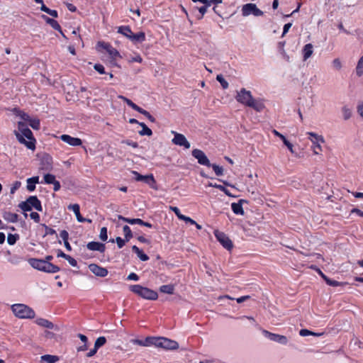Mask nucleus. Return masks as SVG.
I'll return each mask as SVG.
<instances>
[{"mask_svg": "<svg viewBox=\"0 0 363 363\" xmlns=\"http://www.w3.org/2000/svg\"><path fill=\"white\" fill-rule=\"evenodd\" d=\"M18 130L14 131L18 140L25 145L28 149L34 150L35 147V139L31 130L21 121L18 123Z\"/></svg>", "mask_w": 363, "mask_h": 363, "instance_id": "obj_1", "label": "nucleus"}, {"mask_svg": "<svg viewBox=\"0 0 363 363\" xmlns=\"http://www.w3.org/2000/svg\"><path fill=\"white\" fill-rule=\"evenodd\" d=\"M29 263L33 268L45 272L55 273L60 270L58 267L42 259H30Z\"/></svg>", "mask_w": 363, "mask_h": 363, "instance_id": "obj_2", "label": "nucleus"}, {"mask_svg": "<svg viewBox=\"0 0 363 363\" xmlns=\"http://www.w3.org/2000/svg\"><path fill=\"white\" fill-rule=\"evenodd\" d=\"M11 308L14 315L19 318H33L35 315L34 311L25 304H14Z\"/></svg>", "mask_w": 363, "mask_h": 363, "instance_id": "obj_3", "label": "nucleus"}, {"mask_svg": "<svg viewBox=\"0 0 363 363\" xmlns=\"http://www.w3.org/2000/svg\"><path fill=\"white\" fill-rule=\"evenodd\" d=\"M130 290L145 299L156 300L158 298L156 291L138 284L131 285Z\"/></svg>", "mask_w": 363, "mask_h": 363, "instance_id": "obj_4", "label": "nucleus"}, {"mask_svg": "<svg viewBox=\"0 0 363 363\" xmlns=\"http://www.w3.org/2000/svg\"><path fill=\"white\" fill-rule=\"evenodd\" d=\"M308 139L312 143L311 149L315 155H320L323 151L322 145L325 143L323 135H318L313 132H308Z\"/></svg>", "mask_w": 363, "mask_h": 363, "instance_id": "obj_5", "label": "nucleus"}, {"mask_svg": "<svg viewBox=\"0 0 363 363\" xmlns=\"http://www.w3.org/2000/svg\"><path fill=\"white\" fill-rule=\"evenodd\" d=\"M150 340L152 341L153 345L166 350H176L179 347L177 342L166 337H153Z\"/></svg>", "mask_w": 363, "mask_h": 363, "instance_id": "obj_6", "label": "nucleus"}, {"mask_svg": "<svg viewBox=\"0 0 363 363\" xmlns=\"http://www.w3.org/2000/svg\"><path fill=\"white\" fill-rule=\"evenodd\" d=\"M118 98L119 99H121L122 100H123L130 107H131L133 109H134L135 111L140 113L141 114L144 115L145 117H147L151 122H155V119L153 116H152L150 115V113L145 111V109L139 107L138 105H136L135 104H134L131 100H130L129 99L123 96H118Z\"/></svg>", "mask_w": 363, "mask_h": 363, "instance_id": "obj_7", "label": "nucleus"}, {"mask_svg": "<svg viewBox=\"0 0 363 363\" xmlns=\"http://www.w3.org/2000/svg\"><path fill=\"white\" fill-rule=\"evenodd\" d=\"M262 334L266 338L269 339V340L279 343L283 345H287L289 342L287 337L282 335L272 333L265 330H262Z\"/></svg>", "mask_w": 363, "mask_h": 363, "instance_id": "obj_8", "label": "nucleus"}, {"mask_svg": "<svg viewBox=\"0 0 363 363\" xmlns=\"http://www.w3.org/2000/svg\"><path fill=\"white\" fill-rule=\"evenodd\" d=\"M174 137L172 139V142L177 145L179 146H183L186 149H189L191 147V145L189 142L186 140V137L181 133H178L177 132L172 131V132Z\"/></svg>", "mask_w": 363, "mask_h": 363, "instance_id": "obj_9", "label": "nucleus"}, {"mask_svg": "<svg viewBox=\"0 0 363 363\" xmlns=\"http://www.w3.org/2000/svg\"><path fill=\"white\" fill-rule=\"evenodd\" d=\"M100 48H103L104 50H105L113 60H116L117 57H120V54L117 51V50L113 48L111 45H110L108 43H106L104 42H99L97 43V49L100 50Z\"/></svg>", "mask_w": 363, "mask_h": 363, "instance_id": "obj_10", "label": "nucleus"}, {"mask_svg": "<svg viewBox=\"0 0 363 363\" xmlns=\"http://www.w3.org/2000/svg\"><path fill=\"white\" fill-rule=\"evenodd\" d=\"M192 155L196 159H197L198 162L200 164L205 165V166H207V167H211V164L209 160L208 159V157H206V155H205V153L202 150H199V149H194L192 151Z\"/></svg>", "mask_w": 363, "mask_h": 363, "instance_id": "obj_11", "label": "nucleus"}, {"mask_svg": "<svg viewBox=\"0 0 363 363\" xmlns=\"http://www.w3.org/2000/svg\"><path fill=\"white\" fill-rule=\"evenodd\" d=\"M214 235L225 248L230 250L233 247L231 240L225 233L218 230H215Z\"/></svg>", "mask_w": 363, "mask_h": 363, "instance_id": "obj_12", "label": "nucleus"}, {"mask_svg": "<svg viewBox=\"0 0 363 363\" xmlns=\"http://www.w3.org/2000/svg\"><path fill=\"white\" fill-rule=\"evenodd\" d=\"M89 270L96 276L99 277H105L108 275V270L96 264H90L88 266Z\"/></svg>", "mask_w": 363, "mask_h": 363, "instance_id": "obj_13", "label": "nucleus"}, {"mask_svg": "<svg viewBox=\"0 0 363 363\" xmlns=\"http://www.w3.org/2000/svg\"><path fill=\"white\" fill-rule=\"evenodd\" d=\"M52 168V157L48 155L42 156L40 162V169L44 171H50Z\"/></svg>", "mask_w": 363, "mask_h": 363, "instance_id": "obj_14", "label": "nucleus"}, {"mask_svg": "<svg viewBox=\"0 0 363 363\" xmlns=\"http://www.w3.org/2000/svg\"><path fill=\"white\" fill-rule=\"evenodd\" d=\"M235 98L238 102L247 106H250V91H246L245 89H242L238 92Z\"/></svg>", "mask_w": 363, "mask_h": 363, "instance_id": "obj_15", "label": "nucleus"}, {"mask_svg": "<svg viewBox=\"0 0 363 363\" xmlns=\"http://www.w3.org/2000/svg\"><path fill=\"white\" fill-rule=\"evenodd\" d=\"M60 139L63 142L72 146H79L82 144V141L81 139L78 138H73L69 135H62L60 136Z\"/></svg>", "mask_w": 363, "mask_h": 363, "instance_id": "obj_16", "label": "nucleus"}, {"mask_svg": "<svg viewBox=\"0 0 363 363\" xmlns=\"http://www.w3.org/2000/svg\"><path fill=\"white\" fill-rule=\"evenodd\" d=\"M251 108L261 113L264 111L265 106L262 100L255 99L251 97Z\"/></svg>", "mask_w": 363, "mask_h": 363, "instance_id": "obj_17", "label": "nucleus"}, {"mask_svg": "<svg viewBox=\"0 0 363 363\" xmlns=\"http://www.w3.org/2000/svg\"><path fill=\"white\" fill-rule=\"evenodd\" d=\"M87 249L92 251H99L104 252L105 251V245L98 242H90L86 245Z\"/></svg>", "mask_w": 363, "mask_h": 363, "instance_id": "obj_18", "label": "nucleus"}, {"mask_svg": "<svg viewBox=\"0 0 363 363\" xmlns=\"http://www.w3.org/2000/svg\"><path fill=\"white\" fill-rule=\"evenodd\" d=\"M28 203L31 208H34L38 211H42V206L40 200L35 196H31L27 199Z\"/></svg>", "mask_w": 363, "mask_h": 363, "instance_id": "obj_19", "label": "nucleus"}, {"mask_svg": "<svg viewBox=\"0 0 363 363\" xmlns=\"http://www.w3.org/2000/svg\"><path fill=\"white\" fill-rule=\"evenodd\" d=\"M303 52V60L306 61L311 57L313 52V46L311 43H308L304 45L302 50Z\"/></svg>", "mask_w": 363, "mask_h": 363, "instance_id": "obj_20", "label": "nucleus"}, {"mask_svg": "<svg viewBox=\"0 0 363 363\" xmlns=\"http://www.w3.org/2000/svg\"><path fill=\"white\" fill-rule=\"evenodd\" d=\"M35 323L38 325L43 327V328H49V329H55V330L58 329L57 327L55 326L52 322H50L48 320L45 319V318H38V319H36Z\"/></svg>", "mask_w": 363, "mask_h": 363, "instance_id": "obj_21", "label": "nucleus"}, {"mask_svg": "<svg viewBox=\"0 0 363 363\" xmlns=\"http://www.w3.org/2000/svg\"><path fill=\"white\" fill-rule=\"evenodd\" d=\"M43 18L45 20L46 23H48L49 25H50L52 26V28H53L55 30H58L60 31V33H61V35L64 37V38H66V36L65 35V34L63 33V32L61 30V27L60 26V24L57 23V21H56L54 19H52V18H50L45 16H43Z\"/></svg>", "mask_w": 363, "mask_h": 363, "instance_id": "obj_22", "label": "nucleus"}, {"mask_svg": "<svg viewBox=\"0 0 363 363\" xmlns=\"http://www.w3.org/2000/svg\"><path fill=\"white\" fill-rule=\"evenodd\" d=\"M68 208L69 210H72L73 212L74 213V214L76 215V217H77V219L79 222L80 223H82V222H85L86 220V218H84L81 214H80V211H79V206L77 203L75 204H70L69 206H68Z\"/></svg>", "mask_w": 363, "mask_h": 363, "instance_id": "obj_23", "label": "nucleus"}, {"mask_svg": "<svg viewBox=\"0 0 363 363\" xmlns=\"http://www.w3.org/2000/svg\"><path fill=\"white\" fill-rule=\"evenodd\" d=\"M142 182H144L146 184H149L151 188L155 190L157 189L156 181L152 174L144 176L143 179H142Z\"/></svg>", "mask_w": 363, "mask_h": 363, "instance_id": "obj_24", "label": "nucleus"}, {"mask_svg": "<svg viewBox=\"0 0 363 363\" xmlns=\"http://www.w3.org/2000/svg\"><path fill=\"white\" fill-rule=\"evenodd\" d=\"M39 182V177H33L27 179V189L29 191H33L35 189V184Z\"/></svg>", "mask_w": 363, "mask_h": 363, "instance_id": "obj_25", "label": "nucleus"}, {"mask_svg": "<svg viewBox=\"0 0 363 363\" xmlns=\"http://www.w3.org/2000/svg\"><path fill=\"white\" fill-rule=\"evenodd\" d=\"M130 40L134 43H141L145 40V34L144 32H139L138 33H133L130 35Z\"/></svg>", "mask_w": 363, "mask_h": 363, "instance_id": "obj_26", "label": "nucleus"}, {"mask_svg": "<svg viewBox=\"0 0 363 363\" xmlns=\"http://www.w3.org/2000/svg\"><path fill=\"white\" fill-rule=\"evenodd\" d=\"M243 200H240L239 203H233L231 205L232 210L235 214H244V211L242 207V203L243 202Z\"/></svg>", "mask_w": 363, "mask_h": 363, "instance_id": "obj_27", "label": "nucleus"}, {"mask_svg": "<svg viewBox=\"0 0 363 363\" xmlns=\"http://www.w3.org/2000/svg\"><path fill=\"white\" fill-rule=\"evenodd\" d=\"M118 219L122 220L125 222H127L131 225H133V224L140 225V224L143 223V220L140 218H125L121 215L118 216Z\"/></svg>", "mask_w": 363, "mask_h": 363, "instance_id": "obj_28", "label": "nucleus"}, {"mask_svg": "<svg viewBox=\"0 0 363 363\" xmlns=\"http://www.w3.org/2000/svg\"><path fill=\"white\" fill-rule=\"evenodd\" d=\"M133 251H134L138 257L142 260V261H147L149 259V257L145 255L141 250H140L137 246L133 245L132 247Z\"/></svg>", "mask_w": 363, "mask_h": 363, "instance_id": "obj_29", "label": "nucleus"}, {"mask_svg": "<svg viewBox=\"0 0 363 363\" xmlns=\"http://www.w3.org/2000/svg\"><path fill=\"white\" fill-rule=\"evenodd\" d=\"M138 125L142 128L139 131L140 135L151 136L152 135V130L144 123H138Z\"/></svg>", "mask_w": 363, "mask_h": 363, "instance_id": "obj_30", "label": "nucleus"}, {"mask_svg": "<svg viewBox=\"0 0 363 363\" xmlns=\"http://www.w3.org/2000/svg\"><path fill=\"white\" fill-rule=\"evenodd\" d=\"M118 33H121L128 39H130V35L133 34L130 27L128 26H120L118 28Z\"/></svg>", "mask_w": 363, "mask_h": 363, "instance_id": "obj_31", "label": "nucleus"}, {"mask_svg": "<svg viewBox=\"0 0 363 363\" xmlns=\"http://www.w3.org/2000/svg\"><path fill=\"white\" fill-rule=\"evenodd\" d=\"M160 292L164 294H174V287L173 285L171 284L162 285L160 286Z\"/></svg>", "mask_w": 363, "mask_h": 363, "instance_id": "obj_32", "label": "nucleus"}, {"mask_svg": "<svg viewBox=\"0 0 363 363\" xmlns=\"http://www.w3.org/2000/svg\"><path fill=\"white\" fill-rule=\"evenodd\" d=\"M332 67L336 71H340L342 68V62L339 57L335 58L331 62Z\"/></svg>", "mask_w": 363, "mask_h": 363, "instance_id": "obj_33", "label": "nucleus"}, {"mask_svg": "<svg viewBox=\"0 0 363 363\" xmlns=\"http://www.w3.org/2000/svg\"><path fill=\"white\" fill-rule=\"evenodd\" d=\"M41 359L48 363H55L59 360V357L55 355L45 354L41 357Z\"/></svg>", "mask_w": 363, "mask_h": 363, "instance_id": "obj_34", "label": "nucleus"}, {"mask_svg": "<svg viewBox=\"0 0 363 363\" xmlns=\"http://www.w3.org/2000/svg\"><path fill=\"white\" fill-rule=\"evenodd\" d=\"M355 72L358 77H361L363 74V55L358 60Z\"/></svg>", "mask_w": 363, "mask_h": 363, "instance_id": "obj_35", "label": "nucleus"}, {"mask_svg": "<svg viewBox=\"0 0 363 363\" xmlns=\"http://www.w3.org/2000/svg\"><path fill=\"white\" fill-rule=\"evenodd\" d=\"M4 218L5 220L11 223H16L18 220L17 214L10 212L5 213L4 215Z\"/></svg>", "mask_w": 363, "mask_h": 363, "instance_id": "obj_36", "label": "nucleus"}, {"mask_svg": "<svg viewBox=\"0 0 363 363\" xmlns=\"http://www.w3.org/2000/svg\"><path fill=\"white\" fill-rule=\"evenodd\" d=\"M152 339H153V337H147L144 342L140 340H133V342L141 346H150L153 345L152 341L150 340Z\"/></svg>", "mask_w": 363, "mask_h": 363, "instance_id": "obj_37", "label": "nucleus"}, {"mask_svg": "<svg viewBox=\"0 0 363 363\" xmlns=\"http://www.w3.org/2000/svg\"><path fill=\"white\" fill-rule=\"evenodd\" d=\"M342 114L345 120H348L352 116V110L347 106H344L342 108Z\"/></svg>", "mask_w": 363, "mask_h": 363, "instance_id": "obj_38", "label": "nucleus"}, {"mask_svg": "<svg viewBox=\"0 0 363 363\" xmlns=\"http://www.w3.org/2000/svg\"><path fill=\"white\" fill-rule=\"evenodd\" d=\"M299 335L302 337H306L308 335H314V336H320L321 333H315L312 331H310L307 329H302L299 331Z\"/></svg>", "mask_w": 363, "mask_h": 363, "instance_id": "obj_39", "label": "nucleus"}, {"mask_svg": "<svg viewBox=\"0 0 363 363\" xmlns=\"http://www.w3.org/2000/svg\"><path fill=\"white\" fill-rule=\"evenodd\" d=\"M208 186L217 188V189H218V190H221L222 191H223L228 196H232L231 194L229 192V191L225 187H224L222 185L216 184H213L212 183H209Z\"/></svg>", "mask_w": 363, "mask_h": 363, "instance_id": "obj_40", "label": "nucleus"}, {"mask_svg": "<svg viewBox=\"0 0 363 363\" xmlns=\"http://www.w3.org/2000/svg\"><path fill=\"white\" fill-rule=\"evenodd\" d=\"M123 230L126 241H129V240L133 237L130 228L128 225H124L123 228Z\"/></svg>", "mask_w": 363, "mask_h": 363, "instance_id": "obj_41", "label": "nucleus"}, {"mask_svg": "<svg viewBox=\"0 0 363 363\" xmlns=\"http://www.w3.org/2000/svg\"><path fill=\"white\" fill-rule=\"evenodd\" d=\"M251 14L255 16H260L263 15V12L259 9L255 4H251Z\"/></svg>", "mask_w": 363, "mask_h": 363, "instance_id": "obj_42", "label": "nucleus"}, {"mask_svg": "<svg viewBox=\"0 0 363 363\" xmlns=\"http://www.w3.org/2000/svg\"><path fill=\"white\" fill-rule=\"evenodd\" d=\"M29 125L35 130L40 128V121L37 118H31L28 121Z\"/></svg>", "mask_w": 363, "mask_h": 363, "instance_id": "obj_43", "label": "nucleus"}, {"mask_svg": "<svg viewBox=\"0 0 363 363\" xmlns=\"http://www.w3.org/2000/svg\"><path fill=\"white\" fill-rule=\"evenodd\" d=\"M44 181L46 184H53L56 182L55 177L53 174H46L44 175Z\"/></svg>", "mask_w": 363, "mask_h": 363, "instance_id": "obj_44", "label": "nucleus"}, {"mask_svg": "<svg viewBox=\"0 0 363 363\" xmlns=\"http://www.w3.org/2000/svg\"><path fill=\"white\" fill-rule=\"evenodd\" d=\"M216 79L220 82L223 89H227L228 87V82L223 78L222 74L217 75Z\"/></svg>", "mask_w": 363, "mask_h": 363, "instance_id": "obj_45", "label": "nucleus"}, {"mask_svg": "<svg viewBox=\"0 0 363 363\" xmlns=\"http://www.w3.org/2000/svg\"><path fill=\"white\" fill-rule=\"evenodd\" d=\"M106 340L104 337H99L96 339L94 343V347L97 349L105 345Z\"/></svg>", "mask_w": 363, "mask_h": 363, "instance_id": "obj_46", "label": "nucleus"}, {"mask_svg": "<svg viewBox=\"0 0 363 363\" xmlns=\"http://www.w3.org/2000/svg\"><path fill=\"white\" fill-rule=\"evenodd\" d=\"M18 238V235L17 234H9L7 237V242L9 245H12L16 243Z\"/></svg>", "mask_w": 363, "mask_h": 363, "instance_id": "obj_47", "label": "nucleus"}, {"mask_svg": "<svg viewBox=\"0 0 363 363\" xmlns=\"http://www.w3.org/2000/svg\"><path fill=\"white\" fill-rule=\"evenodd\" d=\"M211 167H212V168L213 169L216 175L220 176L223 174V167H221L217 164H211Z\"/></svg>", "mask_w": 363, "mask_h": 363, "instance_id": "obj_48", "label": "nucleus"}, {"mask_svg": "<svg viewBox=\"0 0 363 363\" xmlns=\"http://www.w3.org/2000/svg\"><path fill=\"white\" fill-rule=\"evenodd\" d=\"M99 238L103 241H106L107 240V228L106 227L101 228L100 230Z\"/></svg>", "mask_w": 363, "mask_h": 363, "instance_id": "obj_49", "label": "nucleus"}, {"mask_svg": "<svg viewBox=\"0 0 363 363\" xmlns=\"http://www.w3.org/2000/svg\"><path fill=\"white\" fill-rule=\"evenodd\" d=\"M19 207L23 211H30L32 208L30 207V206L29 205V203H28V201L26 200V201H23V202H21L20 204H19Z\"/></svg>", "mask_w": 363, "mask_h": 363, "instance_id": "obj_50", "label": "nucleus"}, {"mask_svg": "<svg viewBox=\"0 0 363 363\" xmlns=\"http://www.w3.org/2000/svg\"><path fill=\"white\" fill-rule=\"evenodd\" d=\"M169 209L172 211H173L176 214V216L178 217V218L180 220H182V218L184 216V215H183L180 213V211L177 207L170 206Z\"/></svg>", "mask_w": 363, "mask_h": 363, "instance_id": "obj_51", "label": "nucleus"}, {"mask_svg": "<svg viewBox=\"0 0 363 363\" xmlns=\"http://www.w3.org/2000/svg\"><path fill=\"white\" fill-rule=\"evenodd\" d=\"M94 68L96 71H97L100 74H105L106 72H105V69H104V67L102 65H100V64H96L94 66Z\"/></svg>", "mask_w": 363, "mask_h": 363, "instance_id": "obj_52", "label": "nucleus"}, {"mask_svg": "<svg viewBox=\"0 0 363 363\" xmlns=\"http://www.w3.org/2000/svg\"><path fill=\"white\" fill-rule=\"evenodd\" d=\"M116 243L119 248H122L124 246V245L125 244V242H127L125 239L123 240L120 237H117L116 238Z\"/></svg>", "mask_w": 363, "mask_h": 363, "instance_id": "obj_53", "label": "nucleus"}, {"mask_svg": "<svg viewBox=\"0 0 363 363\" xmlns=\"http://www.w3.org/2000/svg\"><path fill=\"white\" fill-rule=\"evenodd\" d=\"M326 283L328 285L332 286H338L341 285V283H340L337 281H335V280H331L329 278L328 279H326Z\"/></svg>", "mask_w": 363, "mask_h": 363, "instance_id": "obj_54", "label": "nucleus"}, {"mask_svg": "<svg viewBox=\"0 0 363 363\" xmlns=\"http://www.w3.org/2000/svg\"><path fill=\"white\" fill-rule=\"evenodd\" d=\"M18 115L21 117V118L25 121L28 122L30 119V117L26 113L18 111Z\"/></svg>", "mask_w": 363, "mask_h": 363, "instance_id": "obj_55", "label": "nucleus"}, {"mask_svg": "<svg viewBox=\"0 0 363 363\" xmlns=\"http://www.w3.org/2000/svg\"><path fill=\"white\" fill-rule=\"evenodd\" d=\"M242 14L245 16L250 15V4H247L243 6Z\"/></svg>", "mask_w": 363, "mask_h": 363, "instance_id": "obj_56", "label": "nucleus"}, {"mask_svg": "<svg viewBox=\"0 0 363 363\" xmlns=\"http://www.w3.org/2000/svg\"><path fill=\"white\" fill-rule=\"evenodd\" d=\"M30 217L31 219L34 220L36 223H38L40 221V216L36 212H32L30 214Z\"/></svg>", "mask_w": 363, "mask_h": 363, "instance_id": "obj_57", "label": "nucleus"}, {"mask_svg": "<svg viewBox=\"0 0 363 363\" xmlns=\"http://www.w3.org/2000/svg\"><path fill=\"white\" fill-rule=\"evenodd\" d=\"M129 62H137L141 63L143 62V59H142V57H140V55H137L135 57H131L129 60Z\"/></svg>", "mask_w": 363, "mask_h": 363, "instance_id": "obj_58", "label": "nucleus"}, {"mask_svg": "<svg viewBox=\"0 0 363 363\" xmlns=\"http://www.w3.org/2000/svg\"><path fill=\"white\" fill-rule=\"evenodd\" d=\"M21 184L20 182H16L11 188V194H13L21 186Z\"/></svg>", "mask_w": 363, "mask_h": 363, "instance_id": "obj_59", "label": "nucleus"}, {"mask_svg": "<svg viewBox=\"0 0 363 363\" xmlns=\"http://www.w3.org/2000/svg\"><path fill=\"white\" fill-rule=\"evenodd\" d=\"M122 143H125V144L130 145L134 148H136L138 147V144L136 142H133V141H130V140H123Z\"/></svg>", "mask_w": 363, "mask_h": 363, "instance_id": "obj_60", "label": "nucleus"}, {"mask_svg": "<svg viewBox=\"0 0 363 363\" xmlns=\"http://www.w3.org/2000/svg\"><path fill=\"white\" fill-rule=\"evenodd\" d=\"M66 259L68 261L69 264H71L72 266L76 267L77 265V261L74 258H72L71 256L69 255L68 257H67Z\"/></svg>", "mask_w": 363, "mask_h": 363, "instance_id": "obj_61", "label": "nucleus"}, {"mask_svg": "<svg viewBox=\"0 0 363 363\" xmlns=\"http://www.w3.org/2000/svg\"><path fill=\"white\" fill-rule=\"evenodd\" d=\"M291 26H292L291 23H288L284 25V29H283L282 36L286 35V33L289 31V30L290 29Z\"/></svg>", "mask_w": 363, "mask_h": 363, "instance_id": "obj_62", "label": "nucleus"}, {"mask_svg": "<svg viewBox=\"0 0 363 363\" xmlns=\"http://www.w3.org/2000/svg\"><path fill=\"white\" fill-rule=\"evenodd\" d=\"M60 237L64 241L68 240L69 234L66 230H62L60 232Z\"/></svg>", "mask_w": 363, "mask_h": 363, "instance_id": "obj_63", "label": "nucleus"}, {"mask_svg": "<svg viewBox=\"0 0 363 363\" xmlns=\"http://www.w3.org/2000/svg\"><path fill=\"white\" fill-rule=\"evenodd\" d=\"M128 280L138 281L139 279V277L135 273H130L127 278Z\"/></svg>", "mask_w": 363, "mask_h": 363, "instance_id": "obj_64", "label": "nucleus"}]
</instances>
